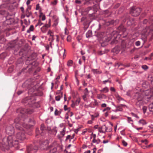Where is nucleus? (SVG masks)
<instances>
[{
	"instance_id": "obj_1",
	"label": "nucleus",
	"mask_w": 153,
	"mask_h": 153,
	"mask_svg": "<svg viewBox=\"0 0 153 153\" xmlns=\"http://www.w3.org/2000/svg\"><path fill=\"white\" fill-rule=\"evenodd\" d=\"M6 132L9 136L5 137L3 139L0 146L1 149L3 148L4 149H7L9 146H14L15 145L17 144L18 141L13 140V138L15 137L13 136L14 130L12 126L9 125L7 126L6 128Z\"/></svg>"
},
{
	"instance_id": "obj_2",
	"label": "nucleus",
	"mask_w": 153,
	"mask_h": 153,
	"mask_svg": "<svg viewBox=\"0 0 153 153\" xmlns=\"http://www.w3.org/2000/svg\"><path fill=\"white\" fill-rule=\"evenodd\" d=\"M23 121L24 120H23L20 119L19 118H16L14 121V125L18 131L16 137L17 140H16L18 141V143L19 140H23L25 138L24 128H29L28 125L27 124L25 125V123L22 125L21 124L23 123Z\"/></svg>"
},
{
	"instance_id": "obj_3",
	"label": "nucleus",
	"mask_w": 153,
	"mask_h": 153,
	"mask_svg": "<svg viewBox=\"0 0 153 153\" xmlns=\"http://www.w3.org/2000/svg\"><path fill=\"white\" fill-rule=\"evenodd\" d=\"M135 96L137 97L136 99L138 101L136 103V105L140 107L145 103L144 96L140 94H137Z\"/></svg>"
},
{
	"instance_id": "obj_4",
	"label": "nucleus",
	"mask_w": 153,
	"mask_h": 153,
	"mask_svg": "<svg viewBox=\"0 0 153 153\" xmlns=\"http://www.w3.org/2000/svg\"><path fill=\"white\" fill-rule=\"evenodd\" d=\"M141 11L140 8L133 7L131 8L130 13L132 16H136L139 15Z\"/></svg>"
},
{
	"instance_id": "obj_5",
	"label": "nucleus",
	"mask_w": 153,
	"mask_h": 153,
	"mask_svg": "<svg viewBox=\"0 0 153 153\" xmlns=\"http://www.w3.org/2000/svg\"><path fill=\"white\" fill-rule=\"evenodd\" d=\"M108 128L105 125H103L98 128V131L99 132L102 133H105L106 132H110L112 130V128H110L108 131H107Z\"/></svg>"
},
{
	"instance_id": "obj_6",
	"label": "nucleus",
	"mask_w": 153,
	"mask_h": 153,
	"mask_svg": "<svg viewBox=\"0 0 153 153\" xmlns=\"http://www.w3.org/2000/svg\"><path fill=\"white\" fill-rule=\"evenodd\" d=\"M6 20L3 23L4 26L10 25L14 22V19L12 18L6 17Z\"/></svg>"
},
{
	"instance_id": "obj_7",
	"label": "nucleus",
	"mask_w": 153,
	"mask_h": 153,
	"mask_svg": "<svg viewBox=\"0 0 153 153\" xmlns=\"http://www.w3.org/2000/svg\"><path fill=\"white\" fill-rule=\"evenodd\" d=\"M48 145V141L46 140L41 142L40 144L39 147L42 149H47Z\"/></svg>"
},
{
	"instance_id": "obj_8",
	"label": "nucleus",
	"mask_w": 153,
	"mask_h": 153,
	"mask_svg": "<svg viewBox=\"0 0 153 153\" xmlns=\"http://www.w3.org/2000/svg\"><path fill=\"white\" fill-rule=\"evenodd\" d=\"M47 35L49 36V40L52 42L54 40V32L51 30H49L47 33Z\"/></svg>"
},
{
	"instance_id": "obj_9",
	"label": "nucleus",
	"mask_w": 153,
	"mask_h": 153,
	"mask_svg": "<svg viewBox=\"0 0 153 153\" xmlns=\"http://www.w3.org/2000/svg\"><path fill=\"white\" fill-rule=\"evenodd\" d=\"M52 17L54 19V23L52 25V26L54 27H55L57 26L59 23V18L56 15L53 16Z\"/></svg>"
},
{
	"instance_id": "obj_10",
	"label": "nucleus",
	"mask_w": 153,
	"mask_h": 153,
	"mask_svg": "<svg viewBox=\"0 0 153 153\" xmlns=\"http://www.w3.org/2000/svg\"><path fill=\"white\" fill-rule=\"evenodd\" d=\"M33 148L31 146H30L27 148V153H35L38 148L37 147Z\"/></svg>"
},
{
	"instance_id": "obj_11",
	"label": "nucleus",
	"mask_w": 153,
	"mask_h": 153,
	"mask_svg": "<svg viewBox=\"0 0 153 153\" xmlns=\"http://www.w3.org/2000/svg\"><path fill=\"white\" fill-rule=\"evenodd\" d=\"M80 101V99L79 98H78L75 102L72 101V103L71 106L72 108H74L76 106H78Z\"/></svg>"
},
{
	"instance_id": "obj_12",
	"label": "nucleus",
	"mask_w": 153,
	"mask_h": 153,
	"mask_svg": "<svg viewBox=\"0 0 153 153\" xmlns=\"http://www.w3.org/2000/svg\"><path fill=\"white\" fill-rule=\"evenodd\" d=\"M98 105V102L97 100L94 99V102H91L89 105V106L91 108H94L96 106Z\"/></svg>"
},
{
	"instance_id": "obj_13",
	"label": "nucleus",
	"mask_w": 153,
	"mask_h": 153,
	"mask_svg": "<svg viewBox=\"0 0 153 153\" xmlns=\"http://www.w3.org/2000/svg\"><path fill=\"white\" fill-rule=\"evenodd\" d=\"M97 98L100 100L102 99H106L107 98V96L104 94H98L97 95Z\"/></svg>"
},
{
	"instance_id": "obj_14",
	"label": "nucleus",
	"mask_w": 153,
	"mask_h": 153,
	"mask_svg": "<svg viewBox=\"0 0 153 153\" xmlns=\"http://www.w3.org/2000/svg\"><path fill=\"white\" fill-rule=\"evenodd\" d=\"M134 19L132 18L128 20L127 21V24L129 26L133 25L134 24Z\"/></svg>"
},
{
	"instance_id": "obj_15",
	"label": "nucleus",
	"mask_w": 153,
	"mask_h": 153,
	"mask_svg": "<svg viewBox=\"0 0 153 153\" xmlns=\"http://www.w3.org/2000/svg\"><path fill=\"white\" fill-rule=\"evenodd\" d=\"M75 136V134H74L72 135H67L66 137L65 141H66L68 140H69L70 142H71V140L74 138Z\"/></svg>"
},
{
	"instance_id": "obj_16",
	"label": "nucleus",
	"mask_w": 153,
	"mask_h": 153,
	"mask_svg": "<svg viewBox=\"0 0 153 153\" xmlns=\"http://www.w3.org/2000/svg\"><path fill=\"white\" fill-rule=\"evenodd\" d=\"M39 17L40 19H39L43 21L45 20L46 18L45 15L41 12H40Z\"/></svg>"
},
{
	"instance_id": "obj_17",
	"label": "nucleus",
	"mask_w": 153,
	"mask_h": 153,
	"mask_svg": "<svg viewBox=\"0 0 153 153\" xmlns=\"http://www.w3.org/2000/svg\"><path fill=\"white\" fill-rule=\"evenodd\" d=\"M100 92L107 93L109 91V89L107 87H105L104 88H102L100 90Z\"/></svg>"
},
{
	"instance_id": "obj_18",
	"label": "nucleus",
	"mask_w": 153,
	"mask_h": 153,
	"mask_svg": "<svg viewBox=\"0 0 153 153\" xmlns=\"http://www.w3.org/2000/svg\"><path fill=\"white\" fill-rule=\"evenodd\" d=\"M115 97L116 99L118 100V103H119L121 101L124 100L118 94H116Z\"/></svg>"
},
{
	"instance_id": "obj_19",
	"label": "nucleus",
	"mask_w": 153,
	"mask_h": 153,
	"mask_svg": "<svg viewBox=\"0 0 153 153\" xmlns=\"http://www.w3.org/2000/svg\"><path fill=\"white\" fill-rule=\"evenodd\" d=\"M65 49H62L60 51H58V53L60 56H64L65 55Z\"/></svg>"
},
{
	"instance_id": "obj_20",
	"label": "nucleus",
	"mask_w": 153,
	"mask_h": 153,
	"mask_svg": "<svg viewBox=\"0 0 153 153\" xmlns=\"http://www.w3.org/2000/svg\"><path fill=\"white\" fill-rule=\"evenodd\" d=\"M101 142L100 140L98 139H94V140H92V142L93 143H96V144H99Z\"/></svg>"
},
{
	"instance_id": "obj_21",
	"label": "nucleus",
	"mask_w": 153,
	"mask_h": 153,
	"mask_svg": "<svg viewBox=\"0 0 153 153\" xmlns=\"http://www.w3.org/2000/svg\"><path fill=\"white\" fill-rule=\"evenodd\" d=\"M89 97L85 95H83L82 96V98L85 102H89L88 98Z\"/></svg>"
},
{
	"instance_id": "obj_22",
	"label": "nucleus",
	"mask_w": 153,
	"mask_h": 153,
	"mask_svg": "<svg viewBox=\"0 0 153 153\" xmlns=\"http://www.w3.org/2000/svg\"><path fill=\"white\" fill-rule=\"evenodd\" d=\"M91 71L94 74H100L101 73V71L97 69H92Z\"/></svg>"
},
{
	"instance_id": "obj_23",
	"label": "nucleus",
	"mask_w": 153,
	"mask_h": 153,
	"mask_svg": "<svg viewBox=\"0 0 153 153\" xmlns=\"http://www.w3.org/2000/svg\"><path fill=\"white\" fill-rule=\"evenodd\" d=\"M92 35V32L91 30H89L86 33V37L89 38L91 37Z\"/></svg>"
},
{
	"instance_id": "obj_24",
	"label": "nucleus",
	"mask_w": 153,
	"mask_h": 153,
	"mask_svg": "<svg viewBox=\"0 0 153 153\" xmlns=\"http://www.w3.org/2000/svg\"><path fill=\"white\" fill-rule=\"evenodd\" d=\"M34 28L33 26V25H31L29 29L27 30V33H30V32L33 31L34 30Z\"/></svg>"
},
{
	"instance_id": "obj_25",
	"label": "nucleus",
	"mask_w": 153,
	"mask_h": 153,
	"mask_svg": "<svg viewBox=\"0 0 153 153\" xmlns=\"http://www.w3.org/2000/svg\"><path fill=\"white\" fill-rule=\"evenodd\" d=\"M73 64V61H72V60H69L67 62V65L68 67H70Z\"/></svg>"
},
{
	"instance_id": "obj_26",
	"label": "nucleus",
	"mask_w": 153,
	"mask_h": 153,
	"mask_svg": "<svg viewBox=\"0 0 153 153\" xmlns=\"http://www.w3.org/2000/svg\"><path fill=\"white\" fill-rule=\"evenodd\" d=\"M138 123L142 124L143 125H146L147 124L146 122L143 119L140 120L138 122Z\"/></svg>"
},
{
	"instance_id": "obj_27",
	"label": "nucleus",
	"mask_w": 153,
	"mask_h": 153,
	"mask_svg": "<svg viewBox=\"0 0 153 153\" xmlns=\"http://www.w3.org/2000/svg\"><path fill=\"white\" fill-rule=\"evenodd\" d=\"M62 97V93H61V95H58L55 97V100L57 101H59L60 100L61 98Z\"/></svg>"
},
{
	"instance_id": "obj_28",
	"label": "nucleus",
	"mask_w": 153,
	"mask_h": 153,
	"mask_svg": "<svg viewBox=\"0 0 153 153\" xmlns=\"http://www.w3.org/2000/svg\"><path fill=\"white\" fill-rule=\"evenodd\" d=\"M65 131L66 127L65 126H64L62 131L60 132V134L62 135V136H64L65 135Z\"/></svg>"
},
{
	"instance_id": "obj_29",
	"label": "nucleus",
	"mask_w": 153,
	"mask_h": 153,
	"mask_svg": "<svg viewBox=\"0 0 153 153\" xmlns=\"http://www.w3.org/2000/svg\"><path fill=\"white\" fill-rule=\"evenodd\" d=\"M89 92L88 91V89L86 88L85 89V90L84 91V95H85L86 96H88V97L89 96Z\"/></svg>"
},
{
	"instance_id": "obj_30",
	"label": "nucleus",
	"mask_w": 153,
	"mask_h": 153,
	"mask_svg": "<svg viewBox=\"0 0 153 153\" xmlns=\"http://www.w3.org/2000/svg\"><path fill=\"white\" fill-rule=\"evenodd\" d=\"M149 110L151 111H153V102L150 104L149 106Z\"/></svg>"
},
{
	"instance_id": "obj_31",
	"label": "nucleus",
	"mask_w": 153,
	"mask_h": 153,
	"mask_svg": "<svg viewBox=\"0 0 153 153\" xmlns=\"http://www.w3.org/2000/svg\"><path fill=\"white\" fill-rule=\"evenodd\" d=\"M47 29L46 27H44L42 26L41 28V31L43 33H45L47 30Z\"/></svg>"
},
{
	"instance_id": "obj_32",
	"label": "nucleus",
	"mask_w": 153,
	"mask_h": 153,
	"mask_svg": "<svg viewBox=\"0 0 153 153\" xmlns=\"http://www.w3.org/2000/svg\"><path fill=\"white\" fill-rule=\"evenodd\" d=\"M32 15L31 13V12L27 11L26 12V16L27 17H29Z\"/></svg>"
},
{
	"instance_id": "obj_33",
	"label": "nucleus",
	"mask_w": 153,
	"mask_h": 153,
	"mask_svg": "<svg viewBox=\"0 0 153 153\" xmlns=\"http://www.w3.org/2000/svg\"><path fill=\"white\" fill-rule=\"evenodd\" d=\"M7 12L5 10H0V14L1 15L5 16L7 14Z\"/></svg>"
},
{
	"instance_id": "obj_34",
	"label": "nucleus",
	"mask_w": 153,
	"mask_h": 153,
	"mask_svg": "<svg viewBox=\"0 0 153 153\" xmlns=\"http://www.w3.org/2000/svg\"><path fill=\"white\" fill-rule=\"evenodd\" d=\"M61 113V111H59L57 109H56L54 112V114L55 115L57 116L60 114Z\"/></svg>"
},
{
	"instance_id": "obj_35",
	"label": "nucleus",
	"mask_w": 153,
	"mask_h": 153,
	"mask_svg": "<svg viewBox=\"0 0 153 153\" xmlns=\"http://www.w3.org/2000/svg\"><path fill=\"white\" fill-rule=\"evenodd\" d=\"M89 129L88 128H85L83 129L82 130V135L85 134L87 132H89Z\"/></svg>"
},
{
	"instance_id": "obj_36",
	"label": "nucleus",
	"mask_w": 153,
	"mask_h": 153,
	"mask_svg": "<svg viewBox=\"0 0 153 153\" xmlns=\"http://www.w3.org/2000/svg\"><path fill=\"white\" fill-rule=\"evenodd\" d=\"M43 24V23L41 22V20L40 19H39L37 24L35 26L36 27H37L38 26H41Z\"/></svg>"
},
{
	"instance_id": "obj_37",
	"label": "nucleus",
	"mask_w": 153,
	"mask_h": 153,
	"mask_svg": "<svg viewBox=\"0 0 153 153\" xmlns=\"http://www.w3.org/2000/svg\"><path fill=\"white\" fill-rule=\"evenodd\" d=\"M127 120L128 123H131L132 124H133V123H131V122H133V120L130 117H127Z\"/></svg>"
},
{
	"instance_id": "obj_38",
	"label": "nucleus",
	"mask_w": 153,
	"mask_h": 153,
	"mask_svg": "<svg viewBox=\"0 0 153 153\" xmlns=\"http://www.w3.org/2000/svg\"><path fill=\"white\" fill-rule=\"evenodd\" d=\"M142 69L145 70H146L148 69V67L146 65H143L141 67Z\"/></svg>"
},
{
	"instance_id": "obj_39",
	"label": "nucleus",
	"mask_w": 153,
	"mask_h": 153,
	"mask_svg": "<svg viewBox=\"0 0 153 153\" xmlns=\"http://www.w3.org/2000/svg\"><path fill=\"white\" fill-rule=\"evenodd\" d=\"M45 126L43 124H42L41 126L40 129L42 132H43L44 130Z\"/></svg>"
},
{
	"instance_id": "obj_40",
	"label": "nucleus",
	"mask_w": 153,
	"mask_h": 153,
	"mask_svg": "<svg viewBox=\"0 0 153 153\" xmlns=\"http://www.w3.org/2000/svg\"><path fill=\"white\" fill-rule=\"evenodd\" d=\"M141 142L142 143H144L146 145L148 143L149 141L146 139H145L141 140Z\"/></svg>"
},
{
	"instance_id": "obj_41",
	"label": "nucleus",
	"mask_w": 153,
	"mask_h": 153,
	"mask_svg": "<svg viewBox=\"0 0 153 153\" xmlns=\"http://www.w3.org/2000/svg\"><path fill=\"white\" fill-rule=\"evenodd\" d=\"M96 134H94L92 133L91 135L90 138L91 139L92 138H93V140H94V139H95L96 138Z\"/></svg>"
},
{
	"instance_id": "obj_42",
	"label": "nucleus",
	"mask_w": 153,
	"mask_h": 153,
	"mask_svg": "<svg viewBox=\"0 0 153 153\" xmlns=\"http://www.w3.org/2000/svg\"><path fill=\"white\" fill-rule=\"evenodd\" d=\"M147 108V107L146 106H143L142 109L143 110V112L144 114H145L146 112V111Z\"/></svg>"
},
{
	"instance_id": "obj_43",
	"label": "nucleus",
	"mask_w": 153,
	"mask_h": 153,
	"mask_svg": "<svg viewBox=\"0 0 153 153\" xmlns=\"http://www.w3.org/2000/svg\"><path fill=\"white\" fill-rule=\"evenodd\" d=\"M64 110L65 111L68 110V111H70V108H68L67 105H65L64 106Z\"/></svg>"
},
{
	"instance_id": "obj_44",
	"label": "nucleus",
	"mask_w": 153,
	"mask_h": 153,
	"mask_svg": "<svg viewBox=\"0 0 153 153\" xmlns=\"http://www.w3.org/2000/svg\"><path fill=\"white\" fill-rule=\"evenodd\" d=\"M57 0H55L53 1L51 3V4L53 5H56L57 4Z\"/></svg>"
},
{
	"instance_id": "obj_45",
	"label": "nucleus",
	"mask_w": 153,
	"mask_h": 153,
	"mask_svg": "<svg viewBox=\"0 0 153 153\" xmlns=\"http://www.w3.org/2000/svg\"><path fill=\"white\" fill-rule=\"evenodd\" d=\"M122 143L123 145L125 146H127L128 145L127 143L124 140H122Z\"/></svg>"
},
{
	"instance_id": "obj_46",
	"label": "nucleus",
	"mask_w": 153,
	"mask_h": 153,
	"mask_svg": "<svg viewBox=\"0 0 153 153\" xmlns=\"http://www.w3.org/2000/svg\"><path fill=\"white\" fill-rule=\"evenodd\" d=\"M127 34L128 33L126 31V30H125V31L123 32V37L124 38L126 37V36H127Z\"/></svg>"
},
{
	"instance_id": "obj_47",
	"label": "nucleus",
	"mask_w": 153,
	"mask_h": 153,
	"mask_svg": "<svg viewBox=\"0 0 153 153\" xmlns=\"http://www.w3.org/2000/svg\"><path fill=\"white\" fill-rule=\"evenodd\" d=\"M117 109L115 111H122L123 109L122 108H120L119 106H118L116 107Z\"/></svg>"
},
{
	"instance_id": "obj_48",
	"label": "nucleus",
	"mask_w": 153,
	"mask_h": 153,
	"mask_svg": "<svg viewBox=\"0 0 153 153\" xmlns=\"http://www.w3.org/2000/svg\"><path fill=\"white\" fill-rule=\"evenodd\" d=\"M140 42L139 41H137L135 42V45L136 46H138L140 45Z\"/></svg>"
},
{
	"instance_id": "obj_49",
	"label": "nucleus",
	"mask_w": 153,
	"mask_h": 153,
	"mask_svg": "<svg viewBox=\"0 0 153 153\" xmlns=\"http://www.w3.org/2000/svg\"><path fill=\"white\" fill-rule=\"evenodd\" d=\"M43 26L44 27H46L47 29L51 27L48 24H45Z\"/></svg>"
},
{
	"instance_id": "obj_50",
	"label": "nucleus",
	"mask_w": 153,
	"mask_h": 153,
	"mask_svg": "<svg viewBox=\"0 0 153 153\" xmlns=\"http://www.w3.org/2000/svg\"><path fill=\"white\" fill-rule=\"evenodd\" d=\"M118 118V117L117 116L115 115H112L111 117V119H116Z\"/></svg>"
},
{
	"instance_id": "obj_51",
	"label": "nucleus",
	"mask_w": 153,
	"mask_h": 153,
	"mask_svg": "<svg viewBox=\"0 0 153 153\" xmlns=\"http://www.w3.org/2000/svg\"><path fill=\"white\" fill-rule=\"evenodd\" d=\"M101 106L102 108L106 107L107 106V105L105 103H102L101 104Z\"/></svg>"
},
{
	"instance_id": "obj_52",
	"label": "nucleus",
	"mask_w": 153,
	"mask_h": 153,
	"mask_svg": "<svg viewBox=\"0 0 153 153\" xmlns=\"http://www.w3.org/2000/svg\"><path fill=\"white\" fill-rule=\"evenodd\" d=\"M153 147V143L151 144L150 145L146 146L145 147H146V148H148L151 147Z\"/></svg>"
},
{
	"instance_id": "obj_53",
	"label": "nucleus",
	"mask_w": 153,
	"mask_h": 153,
	"mask_svg": "<svg viewBox=\"0 0 153 153\" xmlns=\"http://www.w3.org/2000/svg\"><path fill=\"white\" fill-rule=\"evenodd\" d=\"M68 114L70 115V117H72L73 115V113L72 112H71L70 111H70H68Z\"/></svg>"
},
{
	"instance_id": "obj_54",
	"label": "nucleus",
	"mask_w": 153,
	"mask_h": 153,
	"mask_svg": "<svg viewBox=\"0 0 153 153\" xmlns=\"http://www.w3.org/2000/svg\"><path fill=\"white\" fill-rule=\"evenodd\" d=\"M107 82H111L110 81H109V80L108 79L104 80L103 81V83L105 84H106V83Z\"/></svg>"
},
{
	"instance_id": "obj_55",
	"label": "nucleus",
	"mask_w": 153,
	"mask_h": 153,
	"mask_svg": "<svg viewBox=\"0 0 153 153\" xmlns=\"http://www.w3.org/2000/svg\"><path fill=\"white\" fill-rule=\"evenodd\" d=\"M40 8V6L39 4H37L36 5V10H38Z\"/></svg>"
},
{
	"instance_id": "obj_56",
	"label": "nucleus",
	"mask_w": 153,
	"mask_h": 153,
	"mask_svg": "<svg viewBox=\"0 0 153 153\" xmlns=\"http://www.w3.org/2000/svg\"><path fill=\"white\" fill-rule=\"evenodd\" d=\"M110 90L111 91L115 92V88L113 87H111L110 88Z\"/></svg>"
},
{
	"instance_id": "obj_57",
	"label": "nucleus",
	"mask_w": 153,
	"mask_h": 153,
	"mask_svg": "<svg viewBox=\"0 0 153 153\" xmlns=\"http://www.w3.org/2000/svg\"><path fill=\"white\" fill-rule=\"evenodd\" d=\"M134 128L136 129L137 130H142L143 129V128L142 127H139V128H137L136 126H135L134 127Z\"/></svg>"
},
{
	"instance_id": "obj_58",
	"label": "nucleus",
	"mask_w": 153,
	"mask_h": 153,
	"mask_svg": "<svg viewBox=\"0 0 153 153\" xmlns=\"http://www.w3.org/2000/svg\"><path fill=\"white\" fill-rule=\"evenodd\" d=\"M52 131H53V134L55 135L57 133V130L56 129H53V130Z\"/></svg>"
},
{
	"instance_id": "obj_59",
	"label": "nucleus",
	"mask_w": 153,
	"mask_h": 153,
	"mask_svg": "<svg viewBox=\"0 0 153 153\" xmlns=\"http://www.w3.org/2000/svg\"><path fill=\"white\" fill-rule=\"evenodd\" d=\"M76 4H80L81 3V1L79 0H76L75 1Z\"/></svg>"
},
{
	"instance_id": "obj_60",
	"label": "nucleus",
	"mask_w": 153,
	"mask_h": 153,
	"mask_svg": "<svg viewBox=\"0 0 153 153\" xmlns=\"http://www.w3.org/2000/svg\"><path fill=\"white\" fill-rule=\"evenodd\" d=\"M109 25H113L114 23V21L113 20H112L109 22Z\"/></svg>"
},
{
	"instance_id": "obj_61",
	"label": "nucleus",
	"mask_w": 153,
	"mask_h": 153,
	"mask_svg": "<svg viewBox=\"0 0 153 153\" xmlns=\"http://www.w3.org/2000/svg\"><path fill=\"white\" fill-rule=\"evenodd\" d=\"M91 120L93 121L94 120V118L95 117V116H94V115H91Z\"/></svg>"
},
{
	"instance_id": "obj_62",
	"label": "nucleus",
	"mask_w": 153,
	"mask_h": 153,
	"mask_svg": "<svg viewBox=\"0 0 153 153\" xmlns=\"http://www.w3.org/2000/svg\"><path fill=\"white\" fill-rule=\"evenodd\" d=\"M56 41L57 42H59V36L58 35L56 36Z\"/></svg>"
},
{
	"instance_id": "obj_63",
	"label": "nucleus",
	"mask_w": 153,
	"mask_h": 153,
	"mask_svg": "<svg viewBox=\"0 0 153 153\" xmlns=\"http://www.w3.org/2000/svg\"><path fill=\"white\" fill-rule=\"evenodd\" d=\"M93 123V122L92 120H88L87 122V123L88 124H92Z\"/></svg>"
},
{
	"instance_id": "obj_64",
	"label": "nucleus",
	"mask_w": 153,
	"mask_h": 153,
	"mask_svg": "<svg viewBox=\"0 0 153 153\" xmlns=\"http://www.w3.org/2000/svg\"><path fill=\"white\" fill-rule=\"evenodd\" d=\"M108 140H104L103 141L102 143L104 144H105V143H108Z\"/></svg>"
}]
</instances>
